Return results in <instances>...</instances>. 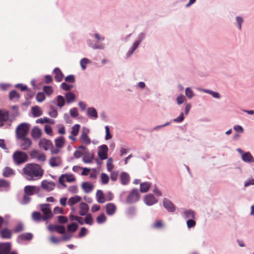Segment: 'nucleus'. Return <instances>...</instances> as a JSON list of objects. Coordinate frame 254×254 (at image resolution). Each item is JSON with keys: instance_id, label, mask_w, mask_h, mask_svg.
<instances>
[{"instance_id": "nucleus-1", "label": "nucleus", "mask_w": 254, "mask_h": 254, "mask_svg": "<svg viewBox=\"0 0 254 254\" xmlns=\"http://www.w3.org/2000/svg\"><path fill=\"white\" fill-rule=\"evenodd\" d=\"M24 174L28 181H36L40 179L44 174V170L37 164L29 163L23 169Z\"/></svg>"}, {"instance_id": "nucleus-2", "label": "nucleus", "mask_w": 254, "mask_h": 254, "mask_svg": "<svg viewBox=\"0 0 254 254\" xmlns=\"http://www.w3.org/2000/svg\"><path fill=\"white\" fill-rule=\"evenodd\" d=\"M12 158L15 164L19 165L23 164L27 161L28 155L24 152L17 150L13 154Z\"/></svg>"}, {"instance_id": "nucleus-3", "label": "nucleus", "mask_w": 254, "mask_h": 254, "mask_svg": "<svg viewBox=\"0 0 254 254\" xmlns=\"http://www.w3.org/2000/svg\"><path fill=\"white\" fill-rule=\"evenodd\" d=\"M29 125L26 123L20 124L16 129V138L26 137L29 130Z\"/></svg>"}, {"instance_id": "nucleus-4", "label": "nucleus", "mask_w": 254, "mask_h": 254, "mask_svg": "<svg viewBox=\"0 0 254 254\" xmlns=\"http://www.w3.org/2000/svg\"><path fill=\"white\" fill-rule=\"evenodd\" d=\"M139 199V194L138 190L136 189H133L127 197L126 201L128 203H134Z\"/></svg>"}, {"instance_id": "nucleus-5", "label": "nucleus", "mask_w": 254, "mask_h": 254, "mask_svg": "<svg viewBox=\"0 0 254 254\" xmlns=\"http://www.w3.org/2000/svg\"><path fill=\"white\" fill-rule=\"evenodd\" d=\"M41 208L44 214L42 217L43 220L46 221L52 217L53 215L52 213L49 208V205L48 204H41Z\"/></svg>"}, {"instance_id": "nucleus-6", "label": "nucleus", "mask_w": 254, "mask_h": 254, "mask_svg": "<svg viewBox=\"0 0 254 254\" xmlns=\"http://www.w3.org/2000/svg\"><path fill=\"white\" fill-rule=\"evenodd\" d=\"M20 139V147L23 150H28L32 145V142L29 138L24 137L23 138H18Z\"/></svg>"}, {"instance_id": "nucleus-7", "label": "nucleus", "mask_w": 254, "mask_h": 254, "mask_svg": "<svg viewBox=\"0 0 254 254\" xmlns=\"http://www.w3.org/2000/svg\"><path fill=\"white\" fill-rule=\"evenodd\" d=\"M30 156L32 158L36 159L39 162H45L46 160L45 155L39 150H32L30 153Z\"/></svg>"}, {"instance_id": "nucleus-8", "label": "nucleus", "mask_w": 254, "mask_h": 254, "mask_svg": "<svg viewBox=\"0 0 254 254\" xmlns=\"http://www.w3.org/2000/svg\"><path fill=\"white\" fill-rule=\"evenodd\" d=\"M89 132V129L85 127H83L82 132L80 137V140L82 143L86 145H89L91 143V139L88 136V134Z\"/></svg>"}, {"instance_id": "nucleus-9", "label": "nucleus", "mask_w": 254, "mask_h": 254, "mask_svg": "<svg viewBox=\"0 0 254 254\" xmlns=\"http://www.w3.org/2000/svg\"><path fill=\"white\" fill-rule=\"evenodd\" d=\"M38 145L40 148H42L45 150H48L52 147L53 144L51 141L44 138L40 139Z\"/></svg>"}, {"instance_id": "nucleus-10", "label": "nucleus", "mask_w": 254, "mask_h": 254, "mask_svg": "<svg viewBox=\"0 0 254 254\" xmlns=\"http://www.w3.org/2000/svg\"><path fill=\"white\" fill-rule=\"evenodd\" d=\"M10 243H0V254H8L11 251Z\"/></svg>"}, {"instance_id": "nucleus-11", "label": "nucleus", "mask_w": 254, "mask_h": 254, "mask_svg": "<svg viewBox=\"0 0 254 254\" xmlns=\"http://www.w3.org/2000/svg\"><path fill=\"white\" fill-rule=\"evenodd\" d=\"M144 201L146 205L150 206L156 203L158 200L152 194L149 193L145 195Z\"/></svg>"}, {"instance_id": "nucleus-12", "label": "nucleus", "mask_w": 254, "mask_h": 254, "mask_svg": "<svg viewBox=\"0 0 254 254\" xmlns=\"http://www.w3.org/2000/svg\"><path fill=\"white\" fill-rule=\"evenodd\" d=\"M48 229L50 231H56L62 234H64L65 232V227L62 225H51L48 226Z\"/></svg>"}, {"instance_id": "nucleus-13", "label": "nucleus", "mask_w": 254, "mask_h": 254, "mask_svg": "<svg viewBox=\"0 0 254 254\" xmlns=\"http://www.w3.org/2000/svg\"><path fill=\"white\" fill-rule=\"evenodd\" d=\"M108 150V148L106 145H102L100 146L98 155L101 160H104L107 158Z\"/></svg>"}, {"instance_id": "nucleus-14", "label": "nucleus", "mask_w": 254, "mask_h": 254, "mask_svg": "<svg viewBox=\"0 0 254 254\" xmlns=\"http://www.w3.org/2000/svg\"><path fill=\"white\" fill-rule=\"evenodd\" d=\"M41 187L48 191H51L55 189V184L53 182H48L44 180L41 183Z\"/></svg>"}, {"instance_id": "nucleus-15", "label": "nucleus", "mask_w": 254, "mask_h": 254, "mask_svg": "<svg viewBox=\"0 0 254 254\" xmlns=\"http://www.w3.org/2000/svg\"><path fill=\"white\" fill-rule=\"evenodd\" d=\"M9 118V113L6 110H0V127L4 125Z\"/></svg>"}, {"instance_id": "nucleus-16", "label": "nucleus", "mask_w": 254, "mask_h": 254, "mask_svg": "<svg viewBox=\"0 0 254 254\" xmlns=\"http://www.w3.org/2000/svg\"><path fill=\"white\" fill-rule=\"evenodd\" d=\"M106 212L108 215H113L117 210L116 205L113 203H108L105 205Z\"/></svg>"}, {"instance_id": "nucleus-17", "label": "nucleus", "mask_w": 254, "mask_h": 254, "mask_svg": "<svg viewBox=\"0 0 254 254\" xmlns=\"http://www.w3.org/2000/svg\"><path fill=\"white\" fill-rule=\"evenodd\" d=\"M61 158L59 156H54L49 159V164L53 167H58L62 164Z\"/></svg>"}, {"instance_id": "nucleus-18", "label": "nucleus", "mask_w": 254, "mask_h": 254, "mask_svg": "<svg viewBox=\"0 0 254 254\" xmlns=\"http://www.w3.org/2000/svg\"><path fill=\"white\" fill-rule=\"evenodd\" d=\"M163 205L166 209L169 212H174L175 210V207L173 203L167 198L163 199Z\"/></svg>"}, {"instance_id": "nucleus-19", "label": "nucleus", "mask_w": 254, "mask_h": 254, "mask_svg": "<svg viewBox=\"0 0 254 254\" xmlns=\"http://www.w3.org/2000/svg\"><path fill=\"white\" fill-rule=\"evenodd\" d=\"M42 131L37 127H34L31 131V136L34 139H38L41 137Z\"/></svg>"}, {"instance_id": "nucleus-20", "label": "nucleus", "mask_w": 254, "mask_h": 254, "mask_svg": "<svg viewBox=\"0 0 254 254\" xmlns=\"http://www.w3.org/2000/svg\"><path fill=\"white\" fill-rule=\"evenodd\" d=\"M53 73L55 74L54 78L57 82H61L63 80L64 74L60 69L55 68L54 69Z\"/></svg>"}, {"instance_id": "nucleus-21", "label": "nucleus", "mask_w": 254, "mask_h": 254, "mask_svg": "<svg viewBox=\"0 0 254 254\" xmlns=\"http://www.w3.org/2000/svg\"><path fill=\"white\" fill-rule=\"evenodd\" d=\"M0 237L3 239H9L11 238V231L7 228H4L0 232Z\"/></svg>"}, {"instance_id": "nucleus-22", "label": "nucleus", "mask_w": 254, "mask_h": 254, "mask_svg": "<svg viewBox=\"0 0 254 254\" xmlns=\"http://www.w3.org/2000/svg\"><path fill=\"white\" fill-rule=\"evenodd\" d=\"M130 180L129 175L126 172H123L120 175L121 183L123 185L128 184Z\"/></svg>"}, {"instance_id": "nucleus-23", "label": "nucleus", "mask_w": 254, "mask_h": 254, "mask_svg": "<svg viewBox=\"0 0 254 254\" xmlns=\"http://www.w3.org/2000/svg\"><path fill=\"white\" fill-rule=\"evenodd\" d=\"M37 190V187L33 186H26L24 188V193L28 195L34 194L35 191Z\"/></svg>"}, {"instance_id": "nucleus-24", "label": "nucleus", "mask_w": 254, "mask_h": 254, "mask_svg": "<svg viewBox=\"0 0 254 254\" xmlns=\"http://www.w3.org/2000/svg\"><path fill=\"white\" fill-rule=\"evenodd\" d=\"M80 211L79 214L81 216H84L86 214L89 210V206L85 202H81L80 204Z\"/></svg>"}, {"instance_id": "nucleus-25", "label": "nucleus", "mask_w": 254, "mask_h": 254, "mask_svg": "<svg viewBox=\"0 0 254 254\" xmlns=\"http://www.w3.org/2000/svg\"><path fill=\"white\" fill-rule=\"evenodd\" d=\"M96 196L98 202L103 203L106 201L105 197L102 190H98L96 192Z\"/></svg>"}, {"instance_id": "nucleus-26", "label": "nucleus", "mask_w": 254, "mask_h": 254, "mask_svg": "<svg viewBox=\"0 0 254 254\" xmlns=\"http://www.w3.org/2000/svg\"><path fill=\"white\" fill-rule=\"evenodd\" d=\"M242 160L246 162H254V158L251 155V154L248 152L244 153L242 154Z\"/></svg>"}, {"instance_id": "nucleus-27", "label": "nucleus", "mask_w": 254, "mask_h": 254, "mask_svg": "<svg viewBox=\"0 0 254 254\" xmlns=\"http://www.w3.org/2000/svg\"><path fill=\"white\" fill-rule=\"evenodd\" d=\"M82 188L85 192L89 193L93 190V186L88 182H84L82 184Z\"/></svg>"}, {"instance_id": "nucleus-28", "label": "nucleus", "mask_w": 254, "mask_h": 254, "mask_svg": "<svg viewBox=\"0 0 254 254\" xmlns=\"http://www.w3.org/2000/svg\"><path fill=\"white\" fill-rule=\"evenodd\" d=\"M31 112L33 117H38L42 115V111L39 106H35L31 108Z\"/></svg>"}, {"instance_id": "nucleus-29", "label": "nucleus", "mask_w": 254, "mask_h": 254, "mask_svg": "<svg viewBox=\"0 0 254 254\" xmlns=\"http://www.w3.org/2000/svg\"><path fill=\"white\" fill-rule=\"evenodd\" d=\"M36 123L40 124L47 123L51 125H53L55 124V122L53 119H51L47 117H44L43 118H41L37 120Z\"/></svg>"}, {"instance_id": "nucleus-30", "label": "nucleus", "mask_w": 254, "mask_h": 254, "mask_svg": "<svg viewBox=\"0 0 254 254\" xmlns=\"http://www.w3.org/2000/svg\"><path fill=\"white\" fill-rule=\"evenodd\" d=\"M151 184L150 183L145 182L140 184V190L141 192H147L150 188Z\"/></svg>"}, {"instance_id": "nucleus-31", "label": "nucleus", "mask_w": 254, "mask_h": 254, "mask_svg": "<svg viewBox=\"0 0 254 254\" xmlns=\"http://www.w3.org/2000/svg\"><path fill=\"white\" fill-rule=\"evenodd\" d=\"M55 142L57 147L61 148L65 143L64 138L63 136H60L55 140Z\"/></svg>"}, {"instance_id": "nucleus-32", "label": "nucleus", "mask_w": 254, "mask_h": 254, "mask_svg": "<svg viewBox=\"0 0 254 254\" xmlns=\"http://www.w3.org/2000/svg\"><path fill=\"white\" fill-rule=\"evenodd\" d=\"M14 175V171L9 167H6L4 168L2 173V175L4 177H9L11 176Z\"/></svg>"}, {"instance_id": "nucleus-33", "label": "nucleus", "mask_w": 254, "mask_h": 254, "mask_svg": "<svg viewBox=\"0 0 254 254\" xmlns=\"http://www.w3.org/2000/svg\"><path fill=\"white\" fill-rule=\"evenodd\" d=\"M33 238V235L30 233H23L18 236V238L21 240H31Z\"/></svg>"}, {"instance_id": "nucleus-34", "label": "nucleus", "mask_w": 254, "mask_h": 254, "mask_svg": "<svg viewBox=\"0 0 254 254\" xmlns=\"http://www.w3.org/2000/svg\"><path fill=\"white\" fill-rule=\"evenodd\" d=\"M81 199V198L79 196H75L74 197H71L69 199L68 203L70 206H72L73 204H75L78 202H79Z\"/></svg>"}, {"instance_id": "nucleus-35", "label": "nucleus", "mask_w": 254, "mask_h": 254, "mask_svg": "<svg viewBox=\"0 0 254 254\" xmlns=\"http://www.w3.org/2000/svg\"><path fill=\"white\" fill-rule=\"evenodd\" d=\"M88 115L94 118H97L98 117L97 112L95 108L91 107L87 109Z\"/></svg>"}, {"instance_id": "nucleus-36", "label": "nucleus", "mask_w": 254, "mask_h": 254, "mask_svg": "<svg viewBox=\"0 0 254 254\" xmlns=\"http://www.w3.org/2000/svg\"><path fill=\"white\" fill-rule=\"evenodd\" d=\"M20 97L19 95L15 90H12L9 94V98L10 100H18Z\"/></svg>"}, {"instance_id": "nucleus-37", "label": "nucleus", "mask_w": 254, "mask_h": 254, "mask_svg": "<svg viewBox=\"0 0 254 254\" xmlns=\"http://www.w3.org/2000/svg\"><path fill=\"white\" fill-rule=\"evenodd\" d=\"M93 155L90 153L85 154L83 157V161L85 163H91L93 160Z\"/></svg>"}, {"instance_id": "nucleus-38", "label": "nucleus", "mask_w": 254, "mask_h": 254, "mask_svg": "<svg viewBox=\"0 0 254 254\" xmlns=\"http://www.w3.org/2000/svg\"><path fill=\"white\" fill-rule=\"evenodd\" d=\"M65 98L67 103L72 102L75 99V95L71 92H67L65 94Z\"/></svg>"}, {"instance_id": "nucleus-39", "label": "nucleus", "mask_w": 254, "mask_h": 254, "mask_svg": "<svg viewBox=\"0 0 254 254\" xmlns=\"http://www.w3.org/2000/svg\"><path fill=\"white\" fill-rule=\"evenodd\" d=\"M78 228V225L75 223H72L67 226V231L69 232H75Z\"/></svg>"}, {"instance_id": "nucleus-40", "label": "nucleus", "mask_w": 254, "mask_h": 254, "mask_svg": "<svg viewBox=\"0 0 254 254\" xmlns=\"http://www.w3.org/2000/svg\"><path fill=\"white\" fill-rule=\"evenodd\" d=\"M79 128V125L76 124L74 125L71 128V134L74 136H76L78 133Z\"/></svg>"}, {"instance_id": "nucleus-41", "label": "nucleus", "mask_w": 254, "mask_h": 254, "mask_svg": "<svg viewBox=\"0 0 254 254\" xmlns=\"http://www.w3.org/2000/svg\"><path fill=\"white\" fill-rule=\"evenodd\" d=\"M42 217L43 216L39 212H34L32 215V219L36 221H39L42 220Z\"/></svg>"}, {"instance_id": "nucleus-42", "label": "nucleus", "mask_w": 254, "mask_h": 254, "mask_svg": "<svg viewBox=\"0 0 254 254\" xmlns=\"http://www.w3.org/2000/svg\"><path fill=\"white\" fill-rule=\"evenodd\" d=\"M57 106L62 107L65 104V101L64 97L61 95H58L57 98Z\"/></svg>"}, {"instance_id": "nucleus-43", "label": "nucleus", "mask_w": 254, "mask_h": 254, "mask_svg": "<svg viewBox=\"0 0 254 254\" xmlns=\"http://www.w3.org/2000/svg\"><path fill=\"white\" fill-rule=\"evenodd\" d=\"M90 62V60L87 58H83L80 62V65L83 70L86 68V65Z\"/></svg>"}, {"instance_id": "nucleus-44", "label": "nucleus", "mask_w": 254, "mask_h": 254, "mask_svg": "<svg viewBox=\"0 0 254 254\" xmlns=\"http://www.w3.org/2000/svg\"><path fill=\"white\" fill-rule=\"evenodd\" d=\"M9 187V183L4 180L0 179V188L7 189Z\"/></svg>"}, {"instance_id": "nucleus-45", "label": "nucleus", "mask_w": 254, "mask_h": 254, "mask_svg": "<svg viewBox=\"0 0 254 254\" xmlns=\"http://www.w3.org/2000/svg\"><path fill=\"white\" fill-rule=\"evenodd\" d=\"M62 177H64L67 182H72L75 181V178L72 175L63 174Z\"/></svg>"}, {"instance_id": "nucleus-46", "label": "nucleus", "mask_w": 254, "mask_h": 254, "mask_svg": "<svg viewBox=\"0 0 254 254\" xmlns=\"http://www.w3.org/2000/svg\"><path fill=\"white\" fill-rule=\"evenodd\" d=\"M106 220V217L104 213L100 214L97 217V222L99 224H101L105 222Z\"/></svg>"}, {"instance_id": "nucleus-47", "label": "nucleus", "mask_w": 254, "mask_h": 254, "mask_svg": "<svg viewBox=\"0 0 254 254\" xmlns=\"http://www.w3.org/2000/svg\"><path fill=\"white\" fill-rule=\"evenodd\" d=\"M184 214L187 218L192 219L194 218V213L192 210H186L184 212Z\"/></svg>"}, {"instance_id": "nucleus-48", "label": "nucleus", "mask_w": 254, "mask_h": 254, "mask_svg": "<svg viewBox=\"0 0 254 254\" xmlns=\"http://www.w3.org/2000/svg\"><path fill=\"white\" fill-rule=\"evenodd\" d=\"M43 91L48 95H50L53 93V89L52 86H45L43 87Z\"/></svg>"}, {"instance_id": "nucleus-49", "label": "nucleus", "mask_w": 254, "mask_h": 254, "mask_svg": "<svg viewBox=\"0 0 254 254\" xmlns=\"http://www.w3.org/2000/svg\"><path fill=\"white\" fill-rule=\"evenodd\" d=\"M24 227L23 224L19 223L15 227L13 231L14 233H17L22 231Z\"/></svg>"}, {"instance_id": "nucleus-50", "label": "nucleus", "mask_w": 254, "mask_h": 254, "mask_svg": "<svg viewBox=\"0 0 254 254\" xmlns=\"http://www.w3.org/2000/svg\"><path fill=\"white\" fill-rule=\"evenodd\" d=\"M45 95L42 92H39L36 95V100L39 102H42L45 99Z\"/></svg>"}, {"instance_id": "nucleus-51", "label": "nucleus", "mask_w": 254, "mask_h": 254, "mask_svg": "<svg viewBox=\"0 0 254 254\" xmlns=\"http://www.w3.org/2000/svg\"><path fill=\"white\" fill-rule=\"evenodd\" d=\"M84 222L88 225H92L93 224V219L92 216L90 214H88L86 215L84 219Z\"/></svg>"}, {"instance_id": "nucleus-52", "label": "nucleus", "mask_w": 254, "mask_h": 254, "mask_svg": "<svg viewBox=\"0 0 254 254\" xmlns=\"http://www.w3.org/2000/svg\"><path fill=\"white\" fill-rule=\"evenodd\" d=\"M101 179L102 183L103 184H107L109 182V177L105 173H102L101 175Z\"/></svg>"}, {"instance_id": "nucleus-53", "label": "nucleus", "mask_w": 254, "mask_h": 254, "mask_svg": "<svg viewBox=\"0 0 254 254\" xmlns=\"http://www.w3.org/2000/svg\"><path fill=\"white\" fill-rule=\"evenodd\" d=\"M49 114L51 117L56 118L58 116V112L53 107H51Z\"/></svg>"}, {"instance_id": "nucleus-54", "label": "nucleus", "mask_w": 254, "mask_h": 254, "mask_svg": "<svg viewBox=\"0 0 254 254\" xmlns=\"http://www.w3.org/2000/svg\"><path fill=\"white\" fill-rule=\"evenodd\" d=\"M186 95L190 99H191L193 96V93L191 89L189 87H187L185 90Z\"/></svg>"}, {"instance_id": "nucleus-55", "label": "nucleus", "mask_w": 254, "mask_h": 254, "mask_svg": "<svg viewBox=\"0 0 254 254\" xmlns=\"http://www.w3.org/2000/svg\"><path fill=\"white\" fill-rule=\"evenodd\" d=\"M113 160L111 158H109L107 161V167L108 171H111L114 167L112 164Z\"/></svg>"}, {"instance_id": "nucleus-56", "label": "nucleus", "mask_w": 254, "mask_h": 254, "mask_svg": "<svg viewBox=\"0 0 254 254\" xmlns=\"http://www.w3.org/2000/svg\"><path fill=\"white\" fill-rule=\"evenodd\" d=\"M70 116L73 118H76L78 116L77 109L76 108H73L70 110Z\"/></svg>"}, {"instance_id": "nucleus-57", "label": "nucleus", "mask_w": 254, "mask_h": 254, "mask_svg": "<svg viewBox=\"0 0 254 254\" xmlns=\"http://www.w3.org/2000/svg\"><path fill=\"white\" fill-rule=\"evenodd\" d=\"M58 220L60 223H66L68 221V219L66 216L60 215L58 217Z\"/></svg>"}, {"instance_id": "nucleus-58", "label": "nucleus", "mask_w": 254, "mask_h": 254, "mask_svg": "<svg viewBox=\"0 0 254 254\" xmlns=\"http://www.w3.org/2000/svg\"><path fill=\"white\" fill-rule=\"evenodd\" d=\"M105 130H106V136L105 139L106 140H109L112 138V135L110 133V129L108 126L105 127Z\"/></svg>"}, {"instance_id": "nucleus-59", "label": "nucleus", "mask_w": 254, "mask_h": 254, "mask_svg": "<svg viewBox=\"0 0 254 254\" xmlns=\"http://www.w3.org/2000/svg\"><path fill=\"white\" fill-rule=\"evenodd\" d=\"M61 87L64 90L68 91L70 89V88L72 87V86L68 85L65 82H63L61 84Z\"/></svg>"}, {"instance_id": "nucleus-60", "label": "nucleus", "mask_w": 254, "mask_h": 254, "mask_svg": "<svg viewBox=\"0 0 254 254\" xmlns=\"http://www.w3.org/2000/svg\"><path fill=\"white\" fill-rule=\"evenodd\" d=\"M66 82L73 83L75 81V78L73 75H69L65 78Z\"/></svg>"}, {"instance_id": "nucleus-61", "label": "nucleus", "mask_w": 254, "mask_h": 254, "mask_svg": "<svg viewBox=\"0 0 254 254\" xmlns=\"http://www.w3.org/2000/svg\"><path fill=\"white\" fill-rule=\"evenodd\" d=\"M163 224L161 220L156 221L153 225V227L155 228H161L163 227Z\"/></svg>"}, {"instance_id": "nucleus-62", "label": "nucleus", "mask_w": 254, "mask_h": 254, "mask_svg": "<svg viewBox=\"0 0 254 254\" xmlns=\"http://www.w3.org/2000/svg\"><path fill=\"white\" fill-rule=\"evenodd\" d=\"M87 234V229L85 227H82L78 234V237L80 238L85 236Z\"/></svg>"}, {"instance_id": "nucleus-63", "label": "nucleus", "mask_w": 254, "mask_h": 254, "mask_svg": "<svg viewBox=\"0 0 254 254\" xmlns=\"http://www.w3.org/2000/svg\"><path fill=\"white\" fill-rule=\"evenodd\" d=\"M184 119V114L183 113H181L180 116L173 120V122L176 123H181Z\"/></svg>"}, {"instance_id": "nucleus-64", "label": "nucleus", "mask_w": 254, "mask_h": 254, "mask_svg": "<svg viewBox=\"0 0 254 254\" xmlns=\"http://www.w3.org/2000/svg\"><path fill=\"white\" fill-rule=\"evenodd\" d=\"M195 224V222L191 219H189L187 222V226L189 228L194 227Z\"/></svg>"}]
</instances>
